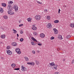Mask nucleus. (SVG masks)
Here are the masks:
<instances>
[{
    "label": "nucleus",
    "instance_id": "obj_1",
    "mask_svg": "<svg viewBox=\"0 0 74 74\" xmlns=\"http://www.w3.org/2000/svg\"><path fill=\"white\" fill-rule=\"evenodd\" d=\"M8 14L9 15H13L14 14V12H13L12 10H9L8 11Z\"/></svg>",
    "mask_w": 74,
    "mask_h": 74
},
{
    "label": "nucleus",
    "instance_id": "obj_2",
    "mask_svg": "<svg viewBox=\"0 0 74 74\" xmlns=\"http://www.w3.org/2000/svg\"><path fill=\"white\" fill-rule=\"evenodd\" d=\"M8 10L9 11H12V7L11 5H9L8 7Z\"/></svg>",
    "mask_w": 74,
    "mask_h": 74
},
{
    "label": "nucleus",
    "instance_id": "obj_3",
    "mask_svg": "<svg viewBox=\"0 0 74 74\" xmlns=\"http://www.w3.org/2000/svg\"><path fill=\"white\" fill-rule=\"evenodd\" d=\"M47 27L48 29H51L52 27V24L51 23H49L47 25Z\"/></svg>",
    "mask_w": 74,
    "mask_h": 74
},
{
    "label": "nucleus",
    "instance_id": "obj_4",
    "mask_svg": "<svg viewBox=\"0 0 74 74\" xmlns=\"http://www.w3.org/2000/svg\"><path fill=\"white\" fill-rule=\"evenodd\" d=\"M53 30L54 31V34H57L58 33V31L56 28H53Z\"/></svg>",
    "mask_w": 74,
    "mask_h": 74
},
{
    "label": "nucleus",
    "instance_id": "obj_5",
    "mask_svg": "<svg viewBox=\"0 0 74 74\" xmlns=\"http://www.w3.org/2000/svg\"><path fill=\"white\" fill-rule=\"evenodd\" d=\"M21 67V70L23 71H26V70H26V67H23V66H22Z\"/></svg>",
    "mask_w": 74,
    "mask_h": 74
},
{
    "label": "nucleus",
    "instance_id": "obj_6",
    "mask_svg": "<svg viewBox=\"0 0 74 74\" xmlns=\"http://www.w3.org/2000/svg\"><path fill=\"white\" fill-rule=\"evenodd\" d=\"M40 16L38 15H36V19L37 21H38L40 19Z\"/></svg>",
    "mask_w": 74,
    "mask_h": 74
},
{
    "label": "nucleus",
    "instance_id": "obj_7",
    "mask_svg": "<svg viewBox=\"0 0 74 74\" xmlns=\"http://www.w3.org/2000/svg\"><path fill=\"white\" fill-rule=\"evenodd\" d=\"M52 63L53 64V66H53L54 69H55L56 70H57V67H58V66L55 65V64L54 63V62H52Z\"/></svg>",
    "mask_w": 74,
    "mask_h": 74
},
{
    "label": "nucleus",
    "instance_id": "obj_8",
    "mask_svg": "<svg viewBox=\"0 0 74 74\" xmlns=\"http://www.w3.org/2000/svg\"><path fill=\"white\" fill-rule=\"evenodd\" d=\"M33 26H34L32 27V29L33 30H35L37 29V27L35 26V25H33Z\"/></svg>",
    "mask_w": 74,
    "mask_h": 74
},
{
    "label": "nucleus",
    "instance_id": "obj_9",
    "mask_svg": "<svg viewBox=\"0 0 74 74\" xmlns=\"http://www.w3.org/2000/svg\"><path fill=\"white\" fill-rule=\"evenodd\" d=\"M14 8H15V11H17L18 10V7L16 5H15L14 6Z\"/></svg>",
    "mask_w": 74,
    "mask_h": 74
},
{
    "label": "nucleus",
    "instance_id": "obj_10",
    "mask_svg": "<svg viewBox=\"0 0 74 74\" xmlns=\"http://www.w3.org/2000/svg\"><path fill=\"white\" fill-rule=\"evenodd\" d=\"M12 46H13V47H15V46L17 45V44H16V43L15 42H13L12 43Z\"/></svg>",
    "mask_w": 74,
    "mask_h": 74
},
{
    "label": "nucleus",
    "instance_id": "obj_11",
    "mask_svg": "<svg viewBox=\"0 0 74 74\" xmlns=\"http://www.w3.org/2000/svg\"><path fill=\"white\" fill-rule=\"evenodd\" d=\"M7 52L8 55H11V54H12V52L10 51V50L7 51Z\"/></svg>",
    "mask_w": 74,
    "mask_h": 74
},
{
    "label": "nucleus",
    "instance_id": "obj_12",
    "mask_svg": "<svg viewBox=\"0 0 74 74\" xmlns=\"http://www.w3.org/2000/svg\"><path fill=\"white\" fill-rule=\"evenodd\" d=\"M40 36L42 38H44V37H45V35H44V34H41L40 35Z\"/></svg>",
    "mask_w": 74,
    "mask_h": 74
},
{
    "label": "nucleus",
    "instance_id": "obj_13",
    "mask_svg": "<svg viewBox=\"0 0 74 74\" xmlns=\"http://www.w3.org/2000/svg\"><path fill=\"white\" fill-rule=\"evenodd\" d=\"M31 39H32V40L33 41H36V42H37V40H36V39L34 38V37H32Z\"/></svg>",
    "mask_w": 74,
    "mask_h": 74
},
{
    "label": "nucleus",
    "instance_id": "obj_14",
    "mask_svg": "<svg viewBox=\"0 0 74 74\" xmlns=\"http://www.w3.org/2000/svg\"><path fill=\"white\" fill-rule=\"evenodd\" d=\"M3 12H4V11L3 10V8H0V12L3 13Z\"/></svg>",
    "mask_w": 74,
    "mask_h": 74
},
{
    "label": "nucleus",
    "instance_id": "obj_15",
    "mask_svg": "<svg viewBox=\"0 0 74 74\" xmlns=\"http://www.w3.org/2000/svg\"><path fill=\"white\" fill-rule=\"evenodd\" d=\"M5 35L4 34V35H1V38H5Z\"/></svg>",
    "mask_w": 74,
    "mask_h": 74
},
{
    "label": "nucleus",
    "instance_id": "obj_16",
    "mask_svg": "<svg viewBox=\"0 0 74 74\" xmlns=\"http://www.w3.org/2000/svg\"><path fill=\"white\" fill-rule=\"evenodd\" d=\"M16 66V65L15 64H11V66L13 67V68H14V67H15V66Z\"/></svg>",
    "mask_w": 74,
    "mask_h": 74
},
{
    "label": "nucleus",
    "instance_id": "obj_17",
    "mask_svg": "<svg viewBox=\"0 0 74 74\" xmlns=\"http://www.w3.org/2000/svg\"><path fill=\"white\" fill-rule=\"evenodd\" d=\"M32 19L31 18H29L27 19V21L28 22H31V20H32Z\"/></svg>",
    "mask_w": 74,
    "mask_h": 74
},
{
    "label": "nucleus",
    "instance_id": "obj_18",
    "mask_svg": "<svg viewBox=\"0 0 74 74\" xmlns=\"http://www.w3.org/2000/svg\"><path fill=\"white\" fill-rule=\"evenodd\" d=\"M24 58L27 62H28V61H29V58H28L27 57H24Z\"/></svg>",
    "mask_w": 74,
    "mask_h": 74
},
{
    "label": "nucleus",
    "instance_id": "obj_19",
    "mask_svg": "<svg viewBox=\"0 0 74 74\" xmlns=\"http://www.w3.org/2000/svg\"><path fill=\"white\" fill-rule=\"evenodd\" d=\"M58 38H59L60 40H62V39H63L62 36L59 35L58 36Z\"/></svg>",
    "mask_w": 74,
    "mask_h": 74
},
{
    "label": "nucleus",
    "instance_id": "obj_20",
    "mask_svg": "<svg viewBox=\"0 0 74 74\" xmlns=\"http://www.w3.org/2000/svg\"><path fill=\"white\" fill-rule=\"evenodd\" d=\"M1 5L3 7H5L7 5L5 3H2Z\"/></svg>",
    "mask_w": 74,
    "mask_h": 74
},
{
    "label": "nucleus",
    "instance_id": "obj_21",
    "mask_svg": "<svg viewBox=\"0 0 74 74\" xmlns=\"http://www.w3.org/2000/svg\"><path fill=\"white\" fill-rule=\"evenodd\" d=\"M70 26L71 27H74V23H71V24Z\"/></svg>",
    "mask_w": 74,
    "mask_h": 74
},
{
    "label": "nucleus",
    "instance_id": "obj_22",
    "mask_svg": "<svg viewBox=\"0 0 74 74\" xmlns=\"http://www.w3.org/2000/svg\"><path fill=\"white\" fill-rule=\"evenodd\" d=\"M33 34L34 36H37V32H33Z\"/></svg>",
    "mask_w": 74,
    "mask_h": 74
},
{
    "label": "nucleus",
    "instance_id": "obj_23",
    "mask_svg": "<svg viewBox=\"0 0 74 74\" xmlns=\"http://www.w3.org/2000/svg\"><path fill=\"white\" fill-rule=\"evenodd\" d=\"M59 21L58 20H55L54 21V22L55 23H59Z\"/></svg>",
    "mask_w": 74,
    "mask_h": 74
},
{
    "label": "nucleus",
    "instance_id": "obj_24",
    "mask_svg": "<svg viewBox=\"0 0 74 74\" xmlns=\"http://www.w3.org/2000/svg\"><path fill=\"white\" fill-rule=\"evenodd\" d=\"M13 30L14 31V33L16 34V33H17V31H16V30H15V29H13Z\"/></svg>",
    "mask_w": 74,
    "mask_h": 74
},
{
    "label": "nucleus",
    "instance_id": "obj_25",
    "mask_svg": "<svg viewBox=\"0 0 74 74\" xmlns=\"http://www.w3.org/2000/svg\"><path fill=\"white\" fill-rule=\"evenodd\" d=\"M24 40V39L23 38H22L20 39V41H21V42H23V41Z\"/></svg>",
    "mask_w": 74,
    "mask_h": 74
},
{
    "label": "nucleus",
    "instance_id": "obj_26",
    "mask_svg": "<svg viewBox=\"0 0 74 74\" xmlns=\"http://www.w3.org/2000/svg\"><path fill=\"white\" fill-rule=\"evenodd\" d=\"M3 17L5 19H7L8 18V17H7V16H3Z\"/></svg>",
    "mask_w": 74,
    "mask_h": 74
},
{
    "label": "nucleus",
    "instance_id": "obj_27",
    "mask_svg": "<svg viewBox=\"0 0 74 74\" xmlns=\"http://www.w3.org/2000/svg\"><path fill=\"white\" fill-rule=\"evenodd\" d=\"M71 37L70 35H67L66 36V38H70Z\"/></svg>",
    "mask_w": 74,
    "mask_h": 74
},
{
    "label": "nucleus",
    "instance_id": "obj_28",
    "mask_svg": "<svg viewBox=\"0 0 74 74\" xmlns=\"http://www.w3.org/2000/svg\"><path fill=\"white\" fill-rule=\"evenodd\" d=\"M50 16H47V19H48V20H50Z\"/></svg>",
    "mask_w": 74,
    "mask_h": 74
},
{
    "label": "nucleus",
    "instance_id": "obj_29",
    "mask_svg": "<svg viewBox=\"0 0 74 74\" xmlns=\"http://www.w3.org/2000/svg\"><path fill=\"white\" fill-rule=\"evenodd\" d=\"M37 3L38 4H42V2H40L39 1H37Z\"/></svg>",
    "mask_w": 74,
    "mask_h": 74
},
{
    "label": "nucleus",
    "instance_id": "obj_30",
    "mask_svg": "<svg viewBox=\"0 0 74 74\" xmlns=\"http://www.w3.org/2000/svg\"><path fill=\"white\" fill-rule=\"evenodd\" d=\"M16 52H17L18 54H21V51H16Z\"/></svg>",
    "mask_w": 74,
    "mask_h": 74
},
{
    "label": "nucleus",
    "instance_id": "obj_31",
    "mask_svg": "<svg viewBox=\"0 0 74 74\" xmlns=\"http://www.w3.org/2000/svg\"><path fill=\"white\" fill-rule=\"evenodd\" d=\"M34 64H35L34 62H32L30 64V65H31L32 66H34Z\"/></svg>",
    "mask_w": 74,
    "mask_h": 74
},
{
    "label": "nucleus",
    "instance_id": "obj_32",
    "mask_svg": "<svg viewBox=\"0 0 74 74\" xmlns=\"http://www.w3.org/2000/svg\"><path fill=\"white\" fill-rule=\"evenodd\" d=\"M8 3L9 4H12L13 3V2L12 1H10L9 2H8Z\"/></svg>",
    "mask_w": 74,
    "mask_h": 74
},
{
    "label": "nucleus",
    "instance_id": "obj_33",
    "mask_svg": "<svg viewBox=\"0 0 74 74\" xmlns=\"http://www.w3.org/2000/svg\"><path fill=\"white\" fill-rule=\"evenodd\" d=\"M35 62H36V64H38V65L39 64V63L38 62V61L36 60V61H35Z\"/></svg>",
    "mask_w": 74,
    "mask_h": 74
},
{
    "label": "nucleus",
    "instance_id": "obj_34",
    "mask_svg": "<svg viewBox=\"0 0 74 74\" xmlns=\"http://www.w3.org/2000/svg\"><path fill=\"white\" fill-rule=\"evenodd\" d=\"M32 53H33V54H35V53H36V51L34 50H33L32 51Z\"/></svg>",
    "mask_w": 74,
    "mask_h": 74
},
{
    "label": "nucleus",
    "instance_id": "obj_35",
    "mask_svg": "<svg viewBox=\"0 0 74 74\" xmlns=\"http://www.w3.org/2000/svg\"><path fill=\"white\" fill-rule=\"evenodd\" d=\"M55 39V38L53 37H52L51 38H50V40H54Z\"/></svg>",
    "mask_w": 74,
    "mask_h": 74
},
{
    "label": "nucleus",
    "instance_id": "obj_36",
    "mask_svg": "<svg viewBox=\"0 0 74 74\" xmlns=\"http://www.w3.org/2000/svg\"><path fill=\"white\" fill-rule=\"evenodd\" d=\"M6 48L7 49H10V46H7L6 47Z\"/></svg>",
    "mask_w": 74,
    "mask_h": 74
},
{
    "label": "nucleus",
    "instance_id": "obj_37",
    "mask_svg": "<svg viewBox=\"0 0 74 74\" xmlns=\"http://www.w3.org/2000/svg\"><path fill=\"white\" fill-rule=\"evenodd\" d=\"M34 42H32L31 43V44L33 45H34Z\"/></svg>",
    "mask_w": 74,
    "mask_h": 74
},
{
    "label": "nucleus",
    "instance_id": "obj_38",
    "mask_svg": "<svg viewBox=\"0 0 74 74\" xmlns=\"http://www.w3.org/2000/svg\"><path fill=\"white\" fill-rule=\"evenodd\" d=\"M20 69L19 68H16L14 69V70H19Z\"/></svg>",
    "mask_w": 74,
    "mask_h": 74
},
{
    "label": "nucleus",
    "instance_id": "obj_39",
    "mask_svg": "<svg viewBox=\"0 0 74 74\" xmlns=\"http://www.w3.org/2000/svg\"><path fill=\"white\" fill-rule=\"evenodd\" d=\"M18 49H19V48H17L16 49V52H17V51H18Z\"/></svg>",
    "mask_w": 74,
    "mask_h": 74
},
{
    "label": "nucleus",
    "instance_id": "obj_40",
    "mask_svg": "<svg viewBox=\"0 0 74 74\" xmlns=\"http://www.w3.org/2000/svg\"><path fill=\"white\" fill-rule=\"evenodd\" d=\"M38 45H39V46H41V45H42V44L41 43H38Z\"/></svg>",
    "mask_w": 74,
    "mask_h": 74
},
{
    "label": "nucleus",
    "instance_id": "obj_41",
    "mask_svg": "<svg viewBox=\"0 0 74 74\" xmlns=\"http://www.w3.org/2000/svg\"><path fill=\"white\" fill-rule=\"evenodd\" d=\"M23 26V24H21V25H19V27H21V26Z\"/></svg>",
    "mask_w": 74,
    "mask_h": 74
},
{
    "label": "nucleus",
    "instance_id": "obj_42",
    "mask_svg": "<svg viewBox=\"0 0 74 74\" xmlns=\"http://www.w3.org/2000/svg\"><path fill=\"white\" fill-rule=\"evenodd\" d=\"M54 74H59V73L56 72H55Z\"/></svg>",
    "mask_w": 74,
    "mask_h": 74
},
{
    "label": "nucleus",
    "instance_id": "obj_43",
    "mask_svg": "<svg viewBox=\"0 0 74 74\" xmlns=\"http://www.w3.org/2000/svg\"><path fill=\"white\" fill-rule=\"evenodd\" d=\"M71 63H72V64H73V63H74V60H72Z\"/></svg>",
    "mask_w": 74,
    "mask_h": 74
},
{
    "label": "nucleus",
    "instance_id": "obj_44",
    "mask_svg": "<svg viewBox=\"0 0 74 74\" xmlns=\"http://www.w3.org/2000/svg\"><path fill=\"white\" fill-rule=\"evenodd\" d=\"M49 64L50 65V66H53V65H52V62L51 63H50Z\"/></svg>",
    "mask_w": 74,
    "mask_h": 74
},
{
    "label": "nucleus",
    "instance_id": "obj_45",
    "mask_svg": "<svg viewBox=\"0 0 74 74\" xmlns=\"http://www.w3.org/2000/svg\"><path fill=\"white\" fill-rule=\"evenodd\" d=\"M60 10L59 9L58 10V13L59 14H60Z\"/></svg>",
    "mask_w": 74,
    "mask_h": 74
},
{
    "label": "nucleus",
    "instance_id": "obj_46",
    "mask_svg": "<svg viewBox=\"0 0 74 74\" xmlns=\"http://www.w3.org/2000/svg\"><path fill=\"white\" fill-rule=\"evenodd\" d=\"M60 48H58L57 49V50L58 51H59V50H60Z\"/></svg>",
    "mask_w": 74,
    "mask_h": 74
},
{
    "label": "nucleus",
    "instance_id": "obj_47",
    "mask_svg": "<svg viewBox=\"0 0 74 74\" xmlns=\"http://www.w3.org/2000/svg\"><path fill=\"white\" fill-rule=\"evenodd\" d=\"M20 33L21 34H23V32H22V31L20 32Z\"/></svg>",
    "mask_w": 74,
    "mask_h": 74
},
{
    "label": "nucleus",
    "instance_id": "obj_48",
    "mask_svg": "<svg viewBox=\"0 0 74 74\" xmlns=\"http://www.w3.org/2000/svg\"><path fill=\"white\" fill-rule=\"evenodd\" d=\"M21 21H22V20H19V23H20V22H21Z\"/></svg>",
    "mask_w": 74,
    "mask_h": 74
},
{
    "label": "nucleus",
    "instance_id": "obj_49",
    "mask_svg": "<svg viewBox=\"0 0 74 74\" xmlns=\"http://www.w3.org/2000/svg\"><path fill=\"white\" fill-rule=\"evenodd\" d=\"M17 37H19V34H17Z\"/></svg>",
    "mask_w": 74,
    "mask_h": 74
},
{
    "label": "nucleus",
    "instance_id": "obj_50",
    "mask_svg": "<svg viewBox=\"0 0 74 74\" xmlns=\"http://www.w3.org/2000/svg\"><path fill=\"white\" fill-rule=\"evenodd\" d=\"M27 64H30V62H27Z\"/></svg>",
    "mask_w": 74,
    "mask_h": 74
},
{
    "label": "nucleus",
    "instance_id": "obj_51",
    "mask_svg": "<svg viewBox=\"0 0 74 74\" xmlns=\"http://www.w3.org/2000/svg\"><path fill=\"white\" fill-rule=\"evenodd\" d=\"M44 11H47V10L45 9V10H44Z\"/></svg>",
    "mask_w": 74,
    "mask_h": 74
},
{
    "label": "nucleus",
    "instance_id": "obj_52",
    "mask_svg": "<svg viewBox=\"0 0 74 74\" xmlns=\"http://www.w3.org/2000/svg\"><path fill=\"white\" fill-rule=\"evenodd\" d=\"M65 60H66L65 59H63V62H64V61H65Z\"/></svg>",
    "mask_w": 74,
    "mask_h": 74
},
{
    "label": "nucleus",
    "instance_id": "obj_53",
    "mask_svg": "<svg viewBox=\"0 0 74 74\" xmlns=\"http://www.w3.org/2000/svg\"><path fill=\"white\" fill-rule=\"evenodd\" d=\"M18 51H20V49H19V48L18 49Z\"/></svg>",
    "mask_w": 74,
    "mask_h": 74
},
{
    "label": "nucleus",
    "instance_id": "obj_54",
    "mask_svg": "<svg viewBox=\"0 0 74 74\" xmlns=\"http://www.w3.org/2000/svg\"><path fill=\"white\" fill-rule=\"evenodd\" d=\"M37 52H38V53H39V52H40V51H37Z\"/></svg>",
    "mask_w": 74,
    "mask_h": 74
},
{
    "label": "nucleus",
    "instance_id": "obj_55",
    "mask_svg": "<svg viewBox=\"0 0 74 74\" xmlns=\"http://www.w3.org/2000/svg\"><path fill=\"white\" fill-rule=\"evenodd\" d=\"M2 30H4V28H3L2 29Z\"/></svg>",
    "mask_w": 74,
    "mask_h": 74
},
{
    "label": "nucleus",
    "instance_id": "obj_56",
    "mask_svg": "<svg viewBox=\"0 0 74 74\" xmlns=\"http://www.w3.org/2000/svg\"><path fill=\"white\" fill-rule=\"evenodd\" d=\"M52 65H53V64L52 62Z\"/></svg>",
    "mask_w": 74,
    "mask_h": 74
},
{
    "label": "nucleus",
    "instance_id": "obj_57",
    "mask_svg": "<svg viewBox=\"0 0 74 74\" xmlns=\"http://www.w3.org/2000/svg\"><path fill=\"white\" fill-rule=\"evenodd\" d=\"M64 7H66V6H65Z\"/></svg>",
    "mask_w": 74,
    "mask_h": 74
},
{
    "label": "nucleus",
    "instance_id": "obj_58",
    "mask_svg": "<svg viewBox=\"0 0 74 74\" xmlns=\"http://www.w3.org/2000/svg\"><path fill=\"white\" fill-rule=\"evenodd\" d=\"M1 28H2V27H1Z\"/></svg>",
    "mask_w": 74,
    "mask_h": 74
},
{
    "label": "nucleus",
    "instance_id": "obj_59",
    "mask_svg": "<svg viewBox=\"0 0 74 74\" xmlns=\"http://www.w3.org/2000/svg\"><path fill=\"white\" fill-rule=\"evenodd\" d=\"M61 50H62V49H61Z\"/></svg>",
    "mask_w": 74,
    "mask_h": 74
},
{
    "label": "nucleus",
    "instance_id": "obj_60",
    "mask_svg": "<svg viewBox=\"0 0 74 74\" xmlns=\"http://www.w3.org/2000/svg\"><path fill=\"white\" fill-rule=\"evenodd\" d=\"M17 39H18V38H17Z\"/></svg>",
    "mask_w": 74,
    "mask_h": 74
}]
</instances>
